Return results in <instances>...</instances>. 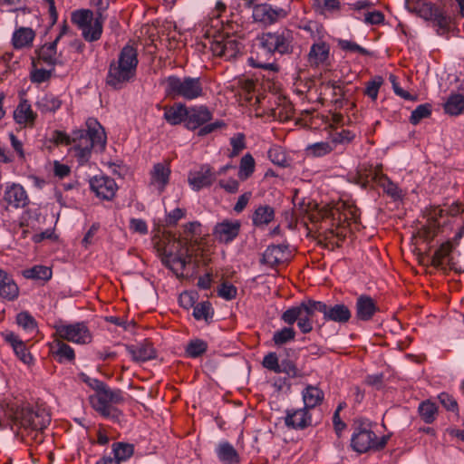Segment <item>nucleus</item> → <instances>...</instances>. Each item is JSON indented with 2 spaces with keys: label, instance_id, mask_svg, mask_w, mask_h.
I'll return each instance as SVG.
<instances>
[{
  "label": "nucleus",
  "instance_id": "obj_58",
  "mask_svg": "<svg viewBox=\"0 0 464 464\" xmlns=\"http://www.w3.org/2000/svg\"><path fill=\"white\" fill-rule=\"evenodd\" d=\"M22 435L26 442H34L37 445L43 443L44 440V430L30 429L24 430Z\"/></svg>",
  "mask_w": 464,
  "mask_h": 464
},
{
  "label": "nucleus",
  "instance_id": "obj_14",
  "mask_svg": "<svg viewBox=\"0 0 464 464\" xmlns=\"http://www.w3.org/2000/svg\"><path fill=\"white\" fill-rule=\"evenodd\" d=\"M332 218L336 227H344L345 224L348 226L351 222H359L360 211L352 203L342 200L332 203Z\"/></svg>",
  "mask_w": 464,
  "mask_h": 464
},
{
  "label": "nucleus",
  "instance_id": "obj_56",
  "mask_svg": "<svg viewBox=\"0 0 464 464\" xmlns=\"http://www.w3.org/2000/svg\"><path fill=\"white\" fill-rule=\"evenodd\" d=\"M230 145L232 147L229 157L233 158L237 156L243 150L246 149V138L243 133H237L230 139Z\"/></svg>",
  "mask_w": 464,
  "mask_h": 464
},
{
  "label": "nucleus",
  "instance_id": "obj_61",
  "mask_svg": "<svg viewBox=\"0 0 464 464\" xmlns=\"http://www.w3.org/2000/svg\"><path fill=\"white\" fill-rule=\"evenodd\" d=\"M355 134L349 130H342L332 136L334 144H348L353 140Z\"/></svg>",
  "mask_w": 464,
  "mask_h": 464
},
{
  "label": "nucleus",
  "instance_id": "obj_31",
  "mask_svg": "<svg viewBox=\"0 0 464 464\" xmlns=\"http://www.w3.org/2000/svg\"><path fill=\"white\" fill-rule=\"evenodd\" d=\"M19 288L13 277L0 268V296L8 301L18 297Z\"/></svg>",
  "mask_w": 464,
  "mask_h": 464
},
{
  "label": "nucleus",
  "instance_id": "obj_34",
  "mask_svg": "<svg viewBox=\"0 0 464 464\" xmlns=\"http://www.w3.org/2000/svg\"><path fill=\"white\" fill-rule=\"evenodd\" d=\"M324 92L325 95L331 97V102L335 106V109H341L345 102V92L340 82H327L323 85Z\"/></svg>",
  "mask_w": 464,
  "mask_h": 464
},
{
  "label": "nucleus",
  "instance_id": "obj_19",
  "mask_svg": "<svg viewBox=\"0 0 464 464\" xmlns=\"http://www.w3.org/2000/svg\"><path fill=\"white\" fill-rule=\"evenodd\" d=\"M90 187L96 197L103 200H111L118 189L115 180L107 176L93 177L90 180Z\"/></svg>",
  "mask_w": 464,
  "mask_h": 464
},
{
  "label": "nucleus",
  "instance_id": "obj_26",
  "mask_svg": "<svg viewBox=\"0 0 464 464\" xmlns=\"http://www.w3.org/2000/svg\"><path fill=\"white\" fill-rule=\"evenodd\" d=\"M170 173L171 170L169 163L159 162L154 164L150 173V185L154 187L159 193H162L165 190L166 186L169 184Z\"/></svg>",
  "mask_w": 464,
  "mask_h": 464
},
{
  "label": "nucleus",
  "instance_id": "obj_60",
  "mask_svg": "<svg viewBox=\"0 0 464 464\" xmlns=\"http://www.w3.org/2000/svg\"><path fill=\"white\" fill-rule=\"evenodd\" d=\"M438 399L447 411H450L452 412L459 411L458 402L453 398L452 395H450L447 392H441L440 394H439Z\"/></svg>",
  "mask_w": 464,
  "mask_h": 464
},
{
  "label": "nucleus",
  "instance_id": "obj_29",
  "mask_svg": "<svg viewBox=\"0 0 464 464\" xmlns=\"http://www.w3.org/2000/svg\"><path fill=\"white\" fill-rule=\"evenodd\" d=\"M287 247L283 245L269 246L262 255L261 263L275 267L287 260Z\"/></svg>",
  "mask_w": 464,
  "mask_h": 464
},
{
  "label": "nucleus",
  "instance_id": "obj_21",
  "mask_svg": "<svg viewBox=\"0 0 464 464\" xmlns=\"http://www.w3.org/2000/svg\"><path fill=\"white\" fill-rule=\"evenodd\" d=\"M36 58H33V67L45 64L50 68H54L58 63H62L59 61V55L57 54V44L56 42H51L43 44L40 48L35 50Z\"/></svg>",
  "mask_w": 464,
  "mask_h": 464
},
{
  "label": "nucleus",
  "instance_id": "obj_53",
  "mask_svg": "<svg viewBox=\"0 0 464 464\" xmlns=\"http://www.w3.org/2000/svg\"><path fill=\"white\" fill-rule=\"evenodd\" d=\"M430 114L431 105L430 103L420 104L417 106L414 111H412L410 117V122L413 125H417L421 120L430 117Z\"/></svg>",
  "mask_w": 464,
  "mask_h": 464
},
{
  "label": "nucleus",
  "instance_id": "obj_59",
  "mask_svg": "<svg viewBox=\"0 0 464 464\" xmlns=\"http://www.w3.org/2000/svg\"><path fill=\"white\" fill-rule=\"evenodd\" d=\"M218 295L225 300H233L237 297V289L232 284L224 282L220 285Z\"/></svg>",
  "mask_w": 464,
  "mask_h": 464
},
{
  "label": "nucleus",
  "instance_id": "obj_37",
  "mask_svg": "<svg viewBox=\"0 0 464 464\" xmlns=\"http://www.w3.org/2000/svg\"><path fill=\"white\" fill-rule=\"evenodd\" d=\"M35 37L34 32L28 27H20L13 34V45L15 49L30 46Z\"/></svg>",
  "mask_w": 464,
  "mask_h": 464
},
{
  "label": "nucleus",
  "instance_id": "obj_57",
  "mask_svg": "<svg viewBox=\"0 0 464 464\" xmlns=\"http://www.w3.org/2000/svg\"><path fill=\"white\" fill-rule=\"evenodd\" d=\"M338 46L343 51L359 53L362 55H371V53L367 49L349 40H339Z\"/></svg>",
  "mask_w": 464,
  "mask_h": 464
},
{
  "label": "nucleus",
  "instance_id": "obj_6",
  "mask_svg": "<svg viewBox=\"0 0 464 464\" xmlns=\"http://www.w3.org/2000/svg\"><path fill=\"white\" fill-rule=\"evenodd\" d=\"M294 33L286 27L265 32L257 35L258 47L265 54H291L294 52Z\"/></svg>",
  "mask_w": 464,
  "mask_h": 464
},
{
  "label": "nucleus",
  "instance_id": "obj_25",
  "mask_svg": "<svg viewBox=\"0 0 464 464\" xmlns=\"http://www.w3.org/2000/svg\"><path fill=\"white\" fill-rule=\"evenodd\" d=\"M380 311L373 298L367 295H362L356 299L355 317L359 321H371L376 313Z\"/></svg>",
  "mask_w": 464,
  "mask_h": 464
},
{
  "label": "nucleus",
  "instance_id": "obj_28",
  "mask_svg": "<svg viewBox=\"0 0 464 464\" xmlns=\"http://www.w3.org/2000/svg\"><path fill=\"white\" fill-rule=\"evenodd\" d=\"M36 118L37 114L33 111L29 102L26 99H21L14 111V121L24 127H33Z\"/></svg>",
  "mask_w": 464,
  "mask_h": 464
},
{
  "label": "nucleus",
  "instance_id": "obj_11",
  "mask_svg": "<svg viewBox=\"0 0 464 464\" xmlns=\"http://www.w3.org/2000/svg\"><path fill=\"white\" fill-rule=\"evenodd\" d=\"M243 44L234 35L219 34L210 42L213 55L225 61H232L242 54Z\"/></svg>",
  "mask_w": 464,
  "mask_h": 464
},
{
  "label": "nucleus",
  "instance_id": "obj_7",
  "mask_svg": "<svg viewBox=\"0 0 464 464\" xmlns=\"http://www.w3.org/2000/svg\"><path fill=\"white\" fill-rule=\"evenodd\" d=\"M388 442L387 436L378 438L372 430V423L368 420L358 419L353 423V433L351 438V446L358 453H365L370 450H381Z\"/></svg>",
  "mask_w": 464,
  "mask_h": 464
},
{
  "label": "nucleus",
  "instance_id": "obj_8",
  "mask_svg": "<svg viewBox=\"0 0 464 464\" xmlns=\"http://www.w3.org/2000/svg\"><path fill=\"white\" fill-rule=\"evenodd\" d=\"M192 256L187 244L174 240L164 248L161 261L178 277L184 276L186 266L191 263Z\"/></svg>",
  "mask_w": 464,
  "mask_h": 464
},
{
  "label": "nucleus",
  "instance_id": "obj_3",
  "mask_svg": "<svg viewBox=\"0 0 464 464\" xmlns=\"http://www.w3.org/2000/svg\"><path fill=\"white\" fill-rule=\"evenodd\" d=\"M139 63L137 49L126 44L121 50L118 59L113 60L109 66L106 83L114 90L122 89L136 75Z\"/></svg>",
  "mask_w": 464,
  "mask_h": 464
},
{
  "label": "nucleus",
  "instance_id": "obj_48",
  "mask_svg": "<svg viewBox=\"0 0 464 464\" xmlns=\"http://www.w3.org/2000/svg\"><path fill=\"white\" fill-rule=\"evenodd\" d=\"M269 160L279 167L288 166V160L285 150L278 145H273L267 151Z\"/></svg>",
  "mask_w": 464,
  "mask_h": 464
},
{
  "label": "nucleus",
  "instance_id": "obj_46",
  "mask_svg": "<svg viewBox=\"0 0 464 464\" xmlns=\"http://www.w3.org/2000/svg\"><path fill=\"white\" fill-rule=\"evenodd\" d=\"M112 452L118 461H125L130 459L134 452V446L125 442H115L112 444Z\"/></svg>",
  "mask_w": 464,
  "mask_h": 464
},
{
  "label": "nucleus",
  "instance_id": "obj_20",
  "mask_svg": "<svg viewBox=\"0 0 464 464\" xmlns=\"http://www.w3.org/2000/svg\"><path fill=\"white\" fill-rule=\"evenodd\" d=\"M217 179L213 168L208 164L201 165L199 169L190 172L188 178L189 186L196 191L210 187Z\"/></svg>",
  "mask_w": 464,
  "mask_h": 464
},
{
  "label": "nucleus",
  "instance_id": "obj_42",
  "mask_svg": "<svg viewBox=\"0 0 464 464\" xmlns=\"http://www.w3.org/2000/svg\"><path fill=\"white\" fill-rule=\"evenodd\" d=\"M418 412L425 423L430 424L436 420L438 406L430 400H427L420 403Z\"/></svg>",
  "mask_w": 464,
  "mask_h": 464
},
{
  "label": "nucleus",
  "instance_id": "obj_32",
  "mask_svg": "<svg viewBox=\"0 0 464 464\" xmlns=\"http://www.w3.org/2000/svg\"><path fill=\"white\" fill-rule=\"evenodd\" d=\"M302 399L304 407L310 411L323 403L324 393L319 387L309 384L302 391Z\"/></svg>",
  "mask_w": 464,
  "mask_h": 464
},
{
  "label": "nucleus",
  "instance_id": "obj_36",
  "mask_svg": "<svg viewBox=\"0 0 464 464\" xmlns=\"http://www.w3.org/2000/svg\"><path fill=\"white\" fill-rule=\"evenodd\" d=\"M217 455L225 464H238L240 457L236 449L227 441L221 442L217 448Z\"/></svg>",
  "mask_w": 464,
  "mask_h": 464
},
{
  "label": "nucleus",
  "instance_id": "obj_43",
  "mask_svg": "<svg viewBox=\"0 0 464 464\" xmlns=\"http://www.w3.org/2000/svg\"><path fill=\"white\" fill-rule=\"evenodd\" d=\"M193 316L198 321L209 324L212 321L214 311L208 301L198 303L193 308Z\"/></svg>",
  "mask_w": 464,
  "mask_h": 464
},
{
  "label": "nucleus",
  "instance_id": "obj_4",
  "mask_svg": "<svg viewBox=\"0 0 464 464\" xmlns=\"http://www.w3.org/2000/svg\"><path fill=\"white\" fill-rule=\"evenodd\" d=\"M316 313L322 314L321 301L307 299L298 305L292 306L281 314V320L289 325L297 323V326L301 333L309 334L314 329V324L321 327Z\"/></svg>",
  "mask_w": 464,
  "mask_h": 464
},
{
  "label": "nucleus",
  "instance_id": "obj_22",
  "mask_svg": "<svg viewBox=\"0 0 464 464\" xmlns=\"http://www.w3.org/2000/svg\"><path fill=\"white\" fill-rule=\"evenodd\" d=\"M321 309L324 321L345 324L349 322L352 317L351 310L344 304L328 305L327 304L321 302Z\"/></svg>",
  "mask_w": 464,
  "mask_h": 464
},
{
  "label": "nucleus",
  "instance_id": "obj_23",
  "mask_svg": "<svg viewBox=\"0 0 464 464\" xmlns=\"http://www.w3.org/2000/svg\"><path fill=\"white\" fill-rule=\"evenodd\" d=\"M4 201L7 206L20 208L29 204V198L22 185L13 183L5 188Z\"/></svg>",
  "mask_w": 464,
  "mask_h": 464
},
{
  "label": "nucleus",
  "instance_id": "obj_2",
  "mask_svg": "<svg viewBox=\"0 0 464 464\" xmlns=\"http://www.w3.org/2000/svg\"><path fill=\"white\" fill-rule=\"evenodd\" d=\"M81 378L96 391V393L90 397L93 409L105 418L116 421L120 420L121 411L113 405L124 402L122 391L111 389L103 382L96 379L92 380L84 373L81 374Z\"/></svg>",
  "mask_w": 464,
  "mask_h": 464
},
{
  "label": "nucleus",
  "instance_id": "obj_63",
  "mask_svg": "<svg viewBox=\"0 0 464 464\" xmlns=\"http://www.w3.org/2000/svg\"><path fill=\"white\" fill-rule=\"evenodd\" d=\"M186 215L184 208H177L170 211L165 218V224L168 227H174Z\"/></svg>",
  "mask_w": 464,
  "mask_h": 464
},
{
  "label": "nucleus",
  "instance_id": "obj_50",
  "mask_svg": "<svg viewBox=\"0 0 464 464\" xmlns=\"http://www.w3.org/2000/svg\"><path fill=\"white\" fill-rule=\"evenodd\" d=\"M16 323L29 333L36 332L37 323L28 312H21L16 315Z\"/></svg>",
  "mask_w": 464,
  "mask_h": 464
},
{
  "label": "nucleus",
  "instance_id": "obj_49",
  "mask_svg": "<svg viewBox=\"0 0 464 464\" xmlns=\"http://www.w3.org/2000/svg\"><path fill=\"white\" fill-rule=\"evenodd\" d=\"M334 150V147L332 146L330 142L321 141L309 145L306 148V151L309 155L314 157H323Z\"/></svg>",
  "mask_w": 464,
  "mask_h": 464
},
{
  "label": "nucleus",
  "instance_id": "obj_35",
  "mask_svg": "<svg viewBox=\"0 0 464 464\" xmlns=\"http://www.w3.org/2000/svg\"><path fill=\"white\" fill-rule=\"evenodd\" d=\"M372 179L376 184L383 188V191L394 200L402 197L401 190L386 175L375 172Z\"/></svg>",
  "mask_w": 464,
  "mask_h": 464
},
{
  "label": "nucleus",
  "instance_id": "obj_44",
  "mask_svg": "<svg viewBox=\"0 0 464 464\" xmlns=\"http://www.w3.org/2000/svg\"><path fill=\"white\" fill-rule=\"evenodd\" d=\"M256 162L255 159L250 153L245 154L239 163L238 179L241 180H246L252 176L255 171Z\"/></svg>",
  "mask_w": 464,
  "mask_h": 464
},
{
  "label": "nucleus",
  "instance_id": "obj_13",
  "mask_svg": "<svg viewBox=\"0 0 464 464\" xmlns=\"http://www.w3.org/2000/svg\"><path fill=\"white\" fill-rule=\"evenodd\" d=\"M298 206L299 209L307 215L308 219L312 223H320V229L324 228V224L326 226L329 224L332 227L335 226L332 218V204H326L320 207L318 204L311 202L310 200L307 203L304 200L303 202L298 203Z\"/></svg>",
  "mask_w": 464,
  "mask_h": 464
},
{
  "label": "nucleus",
  "instance_id": "obj_41",
  "mask_svg": "<svg viewBox=\"0 0 464 464\" xmlns=\"http://www.w3.org/2000/svg\"><path fill=\"white\" fill-rule=\"evenodd\" d=\"M444 111L450 115H459L464 111V96L451 93L444 104Z\"/></svg>",
  "mask_w": 464,
  "mask_h": 464
},
{
  "label": "nucleus",
  "instance_id": "obj_1",
  "mask_svg": "<svg viewBox=\"0 0 464 464\" xmlns=\"http://www.w3.org/2000/svg\"><path fill=\"white\" fill-rule=\"evenodd\" d=\"M86 129L72 131L71 150L80 165L87 163L93 148L103 150L106 146V133L103 127L92 118L86 121Z\"/></svg>",
  "mask_w": 464,
  "mask_h": 464
},
{
  "label": "nucleus",
  "instance_id": "obj_17",
  "mask_svg": "<svg viewBox=\"0 0 464 464\" xmlns=\"http://www.w3.org/2000/svg\"><path fill=\"white\" fill-rule=\"evenodd\" d=\"M284 422L288 429L296 430H303L314 425L310 411L304 407L286 410Z\"/></svg>",
  "mask_w": 464,
  "mask_h": 464
},
{
  "label": "nucleus",
  "instance_id": "obj_55",
  "mask_svg": "<svg viewBox=\"0 0 464 464\" xmlns=\"http://www.w3.org/2000/svg\"><path fill=\"white\" fill-rule=\"evenodd\" d=\"M53 68L45 69L38 68V66L33 67L31 72V80L33 82L42 83L48 81L52 76Z\"/></svg>",
  "mask_w": 464,
  "mask_h": 464
},
{
  "label": "nucleus",
  "instance_id": "obj_30",
  "mask_svg": "<svg viewBox=\"0 0 464 464\" xmlns=\"http://www.w3.org/2000/svg\"><path fill=\"white\" fill-rule=\"evenodd\" d=\"M126 350L132 360L137 362H146L156 357V351L149 342L138 345H127Z\"/></svg>",
  "mask_w": 464,
  "mask_h": 464
},
{
  "label": "nucleus",
  "instance_id": "obj_27",
  "mask_svg": "<svg viewBox=\"0 0 464 464\" xmlns=\"http://www.w3.org/2000/svg\"><path fill=\"white\" fill-rule=\"evenodd\" d=\"M212 119V112L206 106L191 107L188 109L186 127L196 130L208 123Z\"/></svg>",
  "mask_w": 464,
  "mask_h": 464
},
{
  "label": "nucleus",
  "instance_id": "obj_10",
  "mask_svg": "<svg viewBox=\"0 0 464 464\" xmlns=\"http://www.w3.org/2000/svg\"><path fill=\"white\" fill-rule=\"evenodd\" d=\"M24 430L30 429L44 430L51 422V416L45 408L23 406L15 416Z\"/></svg>",
  "mask_w": 464,
  "mask_h": 464
},
{
  "label": "nucleus",
  "instance_id": "obj_39",
  "mask_svg": "<svg viewBox=\"0 0 464 464\" xmlns=\"http://www.w3.org/2000/svg\"><path fill=\"white\" fill-rule=\"evenodd\" d=\"M62 101L53 93H46L36 102V107L43 113L55 112L62 106Z\"/></svg>",
  "mask_w": 464,
  "mask_h": 464
},
{
  "label": "nucleus",
  "instance_id": "obj_12",
  "mask_svg": "<svg viewBox=\"0 0 464 464\" xmlns=\"http://www.w3.org/2000/svg\"><path fill=\"white\" fill-rule=\"evenodd\" d=\"M55 333L62 340L78 344H87L92 340V334L83 322L56 325Z\"/></svg>",
  "mask_w": 464,
  "mask_h": 464
},
{
  "label": "nucleus",
  "instance_id": "obj_62",
  "mask_svg": "<svg viewBox=\"0 0 464 464\" xmlns=\"http://www.w3.org/2000/svg\"><path fill=\"white\" fill-rule=\"evenodd\" d=\"M263 366L276 373H280V364L278 362V358L276 353H267L262 362Z\"/></svg>",
  "mask_w": 464,
  "mask_h": 464
},
{
  "label": "nucleus",
  "instance_id": "obj_24",
  "mask_svg": "<svg viewBox=\"0 0 464 464\" xmlns=\"http://www.w3.org/2000/svg\"><path fill=\"white\" fill-rule=\"evenodd\" d=\"M1 334L4 340L11 345L15 355L21 362L27 365L34 362V358L28 351L25 343L22 341L17 334L11 331L3 332Z\"/></svg>",
  "mask_w": 464,
  "mask_h": 464
},
{
  "label": "nucleus",
  "instance_id": "obj_33",
  "mask_svg": "<svg viewBox=\"0 0 464 464\" xmlns=\"http://www.w3.org/2000/svg\"><path fill=\"white\" fill-rule=\"evenodd\" d=\"M188 108L181 102L164 108V119L170 125H178L187 120Z\"/></svg>",
  "mask_w": 464,
  "mask_h": 464
},
{
  "label": "nucleus",
  "instance_id": "obj_15",
  "mask_svg": "<svg viewBox=\"0 0 464 464\" xmlns=\"http://www.w3.org/2000/svg\"><path fill=\"white\" fill-rule=\"evenodd\" d=\"M288 10L282 7H274L268 4L256 5L253 9V19L265 25H271L288 15Z\"/></svg>",
  "mask_w": 464,
  "mask_h": 464
},
{
  "label": "nucleus",
  "instance_id": "obj_64",
  "mask_svg": "<svg viewBox=\"0 0 464 464\" xmlns=\"http://www.w3.org/2000/svg\"><path fill=\"white\" fill-rule=\"evenodd\" d=\"M439 7L432 3H423L419 9V14L427 21H432Z\"/></svg>",
  "mask_w": 464,
  "mask_h": 464
},
{
  "label": "nucleus",
  "instance_id": "obj_45",
  "mask_svg": "<svg viewBox=\"0 0 464 464\" xmlns=\"http://www.w3.org/2000/svg\"><path fill=\"white\" fill-rule=\"evenodd\" d=\"M52 269L45 266H34L24 271V276L29 279L48 281L52 277Z\"/></svg>",
  "mask_w": 464,
  "mask_h": 464
},
{
  "label": "nucleus",
  "instance_id": "obj_40",
  "mask_svg": "<svg viewBox=\"0 0 464 464\" xmlns=\"http://www.w3.org/2000/svg\"><path fill=\"white\" fill-rule=\"evenodd\" d=\"M432 22L438 27L437 33L439 34H444L450 30V26L454 22V18L447 14L441 7H439L434 14Z\"/></svg>",
  "mask_w": 464,
  "mask_h": 464
},
{
  "label": "nucleus",
  "instance_id": "obj_9",
  "mask_svg": "<svg viewBox=\"0 0 464 464\" xmlns=\"http://www.w3.org/2000/svg\"><path fill=\"white\" fill-rule=\"evenodd\" d=\"M106 17L99 20V14L93 18V12L90 9L75 10L71 14L72 23L82 30L83 38L88 42L98 41L102 34L103 23Z\"/></svg>",
  "mask_w": 464,
  "mask_h": 464
},
{
  "label": "nucleus",
  "instance_id": "obj_18",
  "mask_svg": "<svg viewBox=\"0 0 464 464\" xmlns=\"http://www.w3.org/2000/svg\"><path fill=\"white\" fill-rule=\"evenodd\" d=\"M330 44L320 38L311 45L307 54V63L311 67L318 68L330 65Z\"/></svg>",
  "mask_w": 464,
  "mask_h": 464
},
{
  "label": "nucleus",
  "instance_id": "obj_5",
  "mask_svg": "<svg viewBox=\"0 0 464 464\" xmlns=\"http://www.w3.org/2000/svg\"><path fill=\"white\" fill-rule=\"evenodd\" d=\"M160 84L165 96L172 100L182 98L192 101L203 96V84L199 77L170 75L163 79Z\"/></svg>",
  "mask_w": 464,
  "mask_h": 464
},
{
  "label": "nucleus",
  "instance_id": "obj_51",
  "mask_svg": "<svg viewBox=\"0 0 464 464\" xmlns=\"http://www.w3.org/2000/svg\"><path fill=\"white\" fill-rule=\"evenodd\" d=\"M57 349L54 352L56 356H58V361L63 362L64 361L72 362L75 358V353L73 349L63 341H58L56 343Z\"/></svg>",
  "mask_w": 464,
  "mask_h": 464
},
{
  "label": "nucleus",
  "instance_id": "obj_47",
  "mask_svg": "<svg viewBox=\"0 0 464 464\" xmlns=\"http://www.w3.org/2000/svg\"><path fill=\"white\" fill-rule=\"evenodd\" d=\"M208 350L207 342L201 339H193L188 342L185 348L186 355L189 358H198Z\"/></svg>",
  "mask_w": 464,
  "mask_h": 464
},
{
  "label": "nucleus",
  "instance_id": "obj_38",
  "mask_svg": "<svg viewBox=\"0 0 464 464\" xmlns=\"http://www.w3.org/2000/svg\"><path fill=\"white\" fill-rule=\"evenodd\" d=\"M274 218L275 209L268 205H263L256 208L252 216V221L256 227H261L268 225Z\"/></svg>",
  "mask_w": 464,
  "mask_h": 464
},
{
  "label": "nucleus",
  "instance_id": "obj_52",
  "mask_svg": "<svg viewBox=\"0 0 464 464\" xmlns=\"http://www.w3.org/2000/svg\"><path fill=\"white\" fill-rule=\"evenodd\" d=\"M295 337V332L292 327H284L283 329L274 333L273 342L276 345L281 346L290 341H293Z\"/></svg>",
  "mask_w": 464,
  "mask_h": 464
},
{
  "label": "nucleus",
  "instance_id": "obj_54",
  "mask_svg": "<svg viewBox=\"0 0 464 464\" xmlns=\"http://www.w3.org/2000/svg\"><path fill=\"white\" fill-rule=\"evenodd\" d=\"M383 83L382 76H375L371 81L366 82L364 94L375 101L378 97L379 90Z\"/></svg>",
  "mask_w": 464,
  "mask_h": 464
},
{
  "label": "nucleus",
  "instance_id": "obj_16",
  "mask_svg": "<svg viewBox=\"0 0 464 464\" xmlns=\"http://www.w3.org/2000/svg\"><path fill=\"white\" fill-rule=\"evenodd\" d=\"M240 229L241 222L239 220L226 218L215 225L212 235L218 242L227 245L238 237Z\"/></svg>",
  "mask_w": 464,
  "mask_h": 464
}]
</instances>
